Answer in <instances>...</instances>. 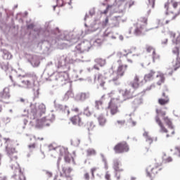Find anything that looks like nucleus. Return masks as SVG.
Here are the masks:
<instances>
[{"label": "nucleus", "instance_id": "1", "mask_svg": "<svg viewBox=\"0 0 180 180\" xmlns=\"http://www.w3.org/2000/svg\"><path fill=\"white\" fill-rule=\"evenodd\" d=\"M156 113L157 116L155 117V120L160 127V133H165L166 137L167 138L172 137V136L175 134V127H174V124H172V120H171V118H169V117L168 116L162 118L163 122H165V124L168 127V129H167V127H165V125H164V123L160 118V115H161L162 116H165L167 113L165 112H162L160 109H156Z\"/></svg>", "mask_w": 180, "mask_h": 180}, {"label": "nucleus", "instance_id": "2", "mask_svg": "<svg viewBox=\"0 0 180 180\" xmlns=\"http://www.w3.org/2000/svg\"><path fill=\"white\" fill-rule=\"evenodd\" d=\"M13 86H19L25 89H30L37 81V75L34 73H27L21 77H17L13 79L12 76H9Z\"/></svg>", "mask_w": 180, "mask_h": 180}, {"label": "nucleus", "instance_id": "3", "mask_svg": "<svg viewBox=\"0 0 180 180\" xmlns=\"http://www.w3.org/2000/svg\"><path fill=\"white\" fill-rule=\"evenodd\" d=\"M169 34L170 38L172 39V53L176 57V60L172 63L173 71H176L178 68H180V32H174L171 31L169 32Z\"/></svg>", "mask_w": 180, "mask_h": 180}, {"label": "nucleus", "instance_id": "4", "mask_svg": "<svg viewBox=\"0 0 180 180\" xmlns=\"http://www.w3.org/2000/svg\"><path fill=\"white\" fill-rule=\"evenodd\" d=\"M127 68H129L127 65H119L117 70H115V68L112 66L108 73L109 82H113V84L117 85V84H119V79L124 77Z\"/></svg>", "mask_w": 180, "mask_h": 180}, {"label": "nucleus", "instance_id": "5", "mask_svg": "<svg viewBox=\"0 0 180 180\" xmlns=\"http://www.w3.org/2000/svg\"><path fill=\"white\" fill-rule=\"evenodd\" d=\"M169 5H172V6L174 8L175 11H176V12L174 13L172 18L169 20L163 19L160 20V22H162V25H168L169 22L175 20L176 18V16H178L180 14V2H178L176 0H170V1L165 3V9H166L167 12L169 11Z\"/></svg>", "mask_w": 180, "mask_h": 180}, {"label": "nucleus", "instance_id": "6", "mask_svg": "<svg viewBox=\"0 0 180 180\" xmlns=\"http://www.w3.org/2000/svg\"><path fill=\"white\" fill-rule=\"evenodd\" d=\"M159 78V81H158V85H162L165 82V77L162 73H160L156 72L155 70H150L148 73L145 75L144 76V81L145 82H150V81H153L154 78Z\"/></svg>", "mask_w": 180, "mask_h": 180}, {"label": "nucleus", "instance_id": "7", "mask_svg": "<svg viewBox=\"0 0 180 180\" xmlns=\"http://www.w3.org/2000/svg\"><path fill=\"white\" fill-rule=\"evenodd\" d=\"M6 151L10 157L11 161H16L18 160V150L13 146V142L9 139H6Z\"/></svg>", "mask_w": 180, "mask_h": 180}, {"label": "nucleus", "instance_id": "8", "mask_svg": "<svg viewBox=\"0 0 180 180\" xmlns=\"http://www.w3.org/2000/svg\"><path fill=\"white\" fill-rule=\"evenodd\" d=\"M113 150L115 154H123V153H129L130 148L129 147V144L126 141H122L117 143Z\"/></svg>", "mask_w": 180, "mask_h": 180}, {"label": "nucleus", "instance_id": "9", "mask_svg": "<svg viewBox=\"0 0 180 180\" xmlns=\"http://www.w3.org/2000/svg\"><path fill=\"white\" fill-rule=\"evenodd\" d=\"M9 99H11V89L9 87H5L0 91V102L9 103Z\"/></svg>", "mask_w": 180, "mask_h": 180}, {"label": "nucleus", "instance_id": "10", "mask_svg": "<svg viewBox=\"0 0 180 180\" xmlns=\"http://www.w3.org/2000/svg\"><path fill=\"white\" fill-rule=\"evenodd\" d=\"M161 171V169L160 167H148L146 169V176H148V178L150 179V180H153V179L156 176L157 174H158V172Z\"/></svg>", "mask_w": 180, "mask_h": 180}, {"label": "nucleus", "instance_id": "11", "mask_svg": "<svg viewBox=\"0 0 180 180\" xmlns=\"http://www.w3.org/2000/svg\"><path fill=\"white\" fill-rule=\"evenodd\" d=\"M121 95L124 98L125 101L127 99H132L134 97V90L131 89H125L120 91Z\"/></svg>", "mask_w": 180, "mask_h": 180}, {"label": "nucleus", "instance_id": "12", "mask_svg": "<svg viewBox=\"0 0 180 180\" xmlns=\"http://www.w3.org/2000/svg\"><path fill=\"white\" fill-rule=\"evenodd\" d=\"M70 121L75 126H82V124H84V121H82V117H81V114L73 115L70 118Z\"/></svg>", "mask_w": 180, "mask_h": 180}, {"label": "nucleus", "instance_id": "13", "mask_svg": "<svg viewBox=\"0 0 180 180\" xmlns=\"http://www.w3.org/2000/svg\"><path fill=\"white\" fill-rule=\"evenodd\" d=\"M13 178L15 180H26V176H25V174L22 172V169L18 164L15 168V174L13 175Z\"/></svg>", "mask_w": 180, "mask_h": 180}, {"label": "nucleus", "instance_id": "14", "mask_svg": "<svg viewBox=\"0 0 180 180\" xmlns=\"http://www.w3.org/2000/svg\"><path fill=\"white\" fill-rule=\"evenodd\" d=\"M115 99L112 98L110 100L108 109L110 110L111 115H114L119 112V108H117V105L115 103Z\"/></svg>", "mask_w": 180, "mask_h": 180}, {"label": "nucleus", "instance_id": "15", "mask_svg": "<svg viewBox=\"0 0 180 180\" xmlns=\"http://www.w3.org/2000/svg\"><path fill=\"white\" fill-rule=\"evenodd\" d=\"M146 32H148V30L136 25V26L134 29L133 33L134 36L140 37L141 36H144L146 34Z\"/></svg>", "mask_w": 180, "mask_h": 180}, {"label": "nucleus", "instance_id": "16", "mask_svg": "<svg viewBox=\"0 0 180 180\" xmlns=\"http://www.w3.org/2000/svg\"><path fill=\"white\" fill-rule=\"evenodd\" d=\"M94 80L102 88H103L105 86V84H106V82H105V77H103V75H102V74L96 75L95 76Z\"/></svg>", "mask_w": 180, "mask_h": 180}, {"label": "nucleus", "instance_id": "17", "mask_svg": "<svg viewBox=\"0 0 180 180\" xmlns=\"http://www.w3.org/2000/svg\"><path fill=\"white\" fill-rule=\"evenodd\" d=\"M147 25H148V18H147L146 17H141L138 20V22L136 23L137 26L143 27V29H147Z\"/></svg>", "mask_w": 180, "mask_h": 180}, {"label": "nucleus", "instance_id": "18", "mask_svg": "<svg viewBox=\"0 0 180 180\" xmlns=\"http://www.w3.org/2000/svg\"><path fill=\"white\" fill-rule=\"evenodd\" d=\"M143 96H138L132 101V106H134V108H139L140 105H143Z\"/></svg>", "mask_w": 180, "mask_h": 180}, {"label": "nucleus", "instance_id": "19", "mask_svg": "<svg viewBox=\"0 0 180 180\" xmlns=\"http://www.w3.org/2000/svg\"><path fill=\"white\" fill-rule=\"evenodd\" d=\"M137 50L136 48L132 49V51L131 52L126 53V51H123L120 53V58H123V57H125L128 61V63H130L131 64L133 63V60L129 58V56L134 51H136Z\"/></svg>", "mask_w": 180, "mask_h": 180}, {"label": "nucleus", "instance_id": "20", "mask_svg": "<svg viewBox=\"0 0 180 180\" xmlns=\"http://www.w3.org/2000/svg\"><path fill=\"white\" fill-rule=\"evenodd\" d=\"M162 96L165 98H159L158 99L159 105H161V106L168 105V103H169V97H168V96L165 95V92L162 93Z\"/></svg>", "mask_w": 180, "mask_h": 180}, {"label": "nucleus", "instance_id": "21", "mask_svg": "<svg viewBox=\"0 0 180 180\" xmlns=\"http://www.w3.org/2000/svg\"><path fill=\"white\" fill-rule=\"evenodd\" d=\"M72 171V168L70 167H62V172H60V176L65 175V176H71V172Z\"/></svg>", "mask_w": 180, "mask_h": 180}, {"label": "nucleus", "instance_id": "22", "mask_svg": "<svg viewBox=\"0 0 180 180\" xmlns=\"http://www.w3.org/2000/svg\"><path fill=\"white\" fill-rule=\"evenodd\" d=\"M113 168L116 172H123V171H124L123 169L120 168V162L117 160H114Z\"/></svg>", "mask_w": 180, "mask_h": 180}, {"label": "nucleus", "instance_id": "23", "mask_svg": "<svg viewBox=\"0 0 180 180\" xmlns=\"http://www.w3.org/2000/svg\"><path fill=\"white\" fill-rule=\"evenodd\" d=\"M140 77L138 75H136L134 78V81L131 83V85L132 88H134L135 89L139 88L140 84Z\"/></svg>", "mask_w": 180, "mask_h": 180}, {"label": "nucleus", "instance_id": "24", "mask_svg": "<svg viewBox=\"0 0 180 180\" xmlns=\"http://www.w3.org/2000/svg\"><path fill=\"white\" fill-rule=\"evenodd\" d=\"M69 153L70 152H68V148L65 147L59 148V154L61 157H65V155H68Z\"/></svg>", "mask_w": 180, "mask_h": 180}, {"label": "nucleus", "instance_id": "25", "mask_svg": "<svg viewBox=\"0 0 180 180\" xmlns=\"http://www.w3.org/2000/svg\"><path fill=\"white\" fill-rule=\"evenodd\" d=\"M143 137H145L146 139V143H148V144H153V138L151 136H150V135L148 134V132L145 131L143 134Z\"/></svg>", "mask_w": 180, "mask_h": 180}, {"label": "nucleus", "instance_id": "26", "mask_svg": "<svg viewBox=\"0 0 180 180\" xmlns=\"http://www.w3.org/2000/svg\"><path fill=\"white\" fill-rule=\"evenodd\" d=\"M98 121L100 126H105V124H106V118H105L103 115L98 116Z\"/></svg>", "mask_w": 180, "mask_h": 180}, {"label": "nucleus", "instance_id": "27", "mask_svg": "<svg viewBox=\"0 0 180 180\" xmlns=\"http://www.w3.org/2000/svg\"><path fill=\"white\" fill-rule=\"evenodd\" d=\"M152 58L153 63H155V61H160L161 60V56L157 53V51H155L154 53H152Z\"/></svg>", "mask_w": 180, "mask_h": 180}, {"label": "nucleus", "instance_id": "28", "mask_svg": "<svg viewBox=\"0 0 180 180\" xmlns=\"http://www.w3.org/2000/svg\"><path fill=\"white\" fill-rule=\"evenodd\" d=\"M1 67L4 70V71L7 72V71L9 70V63H8L7 61L3 62L1 63Z\"/></svg>", "mask_w": 180, "mask_h": 180}, {"label": "nucleus", "instance_id": "29", "mask_svg": "<svg viewBox=\"0 0 180 180\" xmlns=\"http://www.w3.org/2000/svg\"><path fill=\"white\" fill-rule=\"evenodd\" d=\"M86 154L89 157H91V155H96V150L94 148H89L86 150Z\"/></svg>", "mask_w": 180, "mask_h": 180}, {"label": "nucleus", "instance_id": "30", "mask_svg": "<svg viewBox=\"0 0 180 180\" xmlns=\"http://www.w3.org/2000/svg\"><path fill=\"white\" fill-rule=\"evenodd\" d=\"M102 105H103V102H102V101L101 100L96 101L95 102L96 109H97L98 110H99V109H102Z\"/></svg>", "mask_w": 180, "mask_h": 180}, {"label": "nucleus", "instance_id": "31", "mask_svg": "<svg viewBox=\"0 0 180 180\" xmlns=\"http://www.w3.org/2000/svg\"><path fill=\"white\" fill-rule=\"evenodd\" d=\"M146 50L147 53H152V54H153L156 51L155 49L153 47V46H150V45L146 46Z\"/></svg>", "mask_w": 180, "mask_h": 180}, {"label": "nucleus", "instance_id": "32", "mask_svg": "<svg viewBox=\"0 0 180 180\" xmlns=\"http://www.w3.org/2000/svg\"><path fill=\"white\" fill-rule=\"evenodd\" d=\"M96 63L99 64V65H101V67H103V65H105V64L106 63V60H105V59H102V58H97V59H96Z\"/></svg>", "mask_w": 180, "mask_h": 180}, {"label": "nucleus", "instance_id": "33", "mask_svg": "<svg viewBox=\"0 0 180 180\" xmlns=\"http://www.w3.org/2000/svg\"><path fill=\"white\" fill-rule=\"evenodd\" d=\"M84 115H85L86 116H91L92 115V111H90L89 107H86L84 110Z\"/></svg>", "mask_w": 180, "mask_h": 180}, {"label": "nucleus", "instance_id": "34", "mask_svg": "<svg viewBox=\"0 0 180 180\" xmlns=\"http://www.w3.org/2000/svg\"><path fill=\"white\" fill-rule=\"evenodd\" d=\"M64 160L68 162V164H70L71 162V155L69 153L64 156Z\"/></svg>", "mask_w": 180, "mask_h": 180}, {"label": "nucleus", "instance_id": "35", "mask_svg": "<svg viewBox=\"0 0 180 180\" xmlns=\"http://www.w3.org/2000/svg\"><path fill=\"white\" fill-rule=\"evenodd\" d=\"M96 169H98V168H96V167H93L91 169V176H92L93 179H95V172H96Z\"/></svg>", "mask_w": 180, "mask_h": 180}, {"label": "nucleus", "instance_id": "36", "mask_svg": "<svg viewBox=\"0 0 180 180\" xmlns=\"http://www.w3.org/2000/svg\"><path fill=\"white\" fill-rule=\"evenodd\" d=\"M72 113H79V108L78 107H73L71 109Z\"/></svg>", "mask_w": 180, "mask_h": 180}, {"label": "nucleus", "instance_id": "37", "mask_svg": "<svg viewBox=\"0 0 180 180\" xmlns=\"http://www.w3.org/2000/svg\"><path fill=\"white\" fill-rule=\"evenodd\" d=\"M84 178L85 180H90L91 179V176L89 175V172H86L84 174Z\"/></svg>", "mask_w": 180, "mask_h": 180}, {"label": "nucleus", "instance_id": "38", "mask_svg": "<svg viewBox=\"0 0 180 180\" xmlns=\"http://www.w3.org/2000/svg\"><path fill=\"white\" fill-rule=\"evenodd\" d=\"M133 5H134V1H127L126 3V6H128L129 8H131V6H133Z\"/></svg>", "mask_w": 180, "mask_h": 180}, {"label": "nucleus", "instance_id": "39", "mask_svg": "<svg viewBox=\"0 0 180 180\" xmlns=\"http://www.w3.org/2000/svg\"><path fill=\"white\" fill-rule=\"evenodd\" d=\"M126 123L125 120H117V124L118 126H124V124Z\"/></svg>", "mask_w": 180, "mask_h": 180}, {"label": "nucleus", "instance_id": "40", "mask_svg": "<svg viewBox=\"0 0 180 180\" xmlns=\"http://www.w3.org/2000/svg\"><path fill=\"white\" fill-rule=\"evenodd\" d=\"M105 179H106V180H112V179L110 178V174L109 173V172H105Z\"/></svg>", "mask_w": 180, "mask_h": 180}, {"label": "nucleus", "instance_id": "41", "mask_svg": "<svg viewBox=\"0 0 180 180\" xmlns=\"http://www.w3.org/2000/svg\"><path fill=\"white\" fill-rule=\"evenodd\" d=\"M149 1V6H151V8H154L155 5V0H148Z\"/></svg>", "mask_w": 180, "mask_h": 180}, {"label": "nucleus", "instance_id": "42", "mask_svg": "<svg viewBox=\"0 0 180 180\" xmlns=\"http://www.w3.org/2000/svg\"><path fill=\"white\" fill-rule=\"evenodd\" d=\"M28 148H30V150H34V148H36V143H31L28 146Z\"/></svg>", "mask_w": 180, "mask_h": 180}, {"label": "nucleus", "instance_id": "43", "mask_svg": "<svg viewBox=\"0 0 180 180\" xmlns=\"http://www.w3.org/2000/svg\"><path fill=\"white\" fill-rule=\"evenodd\" d=\"M89 127H88V130H89V131H91V130H94V127H95V125L94 124H92V123H90L89 124Z\"/></svg>", "mask_w": 180, "mask_h": 180}, {"label": "nucleus", "instance_id": "44", "mask_svg": "<svg viewBox=\"0 0 180 180\" xmlns=\"http://www.w3.org/2000/svg\"><path fill=\"white\" fill-rule=\"evenodd\" d=\"M115 176L117 180L120 179V178H122V176L120 175V172H116Z\"/></svg>", "mask_w": 180, "mask_h": 180}, {"label": "nucleus", "instance_id": "45", "mask_svg": "<svg viewBox=\"0 0 180 180\" xmlns=\"http://www.w3.org/2000/svg\"><path fill=\"white\" fill-rule=\"evenodd\" d=\"M153 88H155V85L151 84L150 86L146 88V91H151V89H153Z\"/></svg>", "mask_w": 180, "mask_h": 180}, {"label": "nucleus", "instance_id": "46", "mask_svg": "<svg viewBox=\"0 0 180 180\" xmlns=\"http://www.w3.org/2000/svg\"><path fill=\"white\" fill-rule=\"evenodd\" d=\"M168 44V39H164L162 41V44Z\"/></svg>", "mask_w": 180, "mask_h": 180}, {"label": "nucleus", "instance_id": "47", "mask_svg": "<svg viewBox=\"0 0 180 180\" xmlns=\"http://www.w3.org/2000/svg\"><path fill=\"white\" fill-rule=\"evenodd\" d=\"M165 162H171L172 161V158L169 157L165 160Z\"/></svg>", "mask_w": 180, "mask_h": 180}, {"label": "nucleus", "instance_id": "48", "mask_svg": "<svg viewBox=\"0 0 180 180\" xmlns=\"http://www.w3.org/2000/svg\"><path fill=\"white\" fill-rule=\"evenodd\" d=\"M46 175L49 177L51 178L53 176V173L51 172H46Z\"/></svg>", "mask_w": 180, "mask_h": 180}, {"label": "nucleus", "instance_id": "49", "mask_svg": "<svg viewBox=\"0 0 180 180\" xmlns=\"http://www.w3.org/2000/svg\"><path fill=\"white\" fill-rule=\"evenodd\" d=\"M108 12H109V6H108L106 9L103 11L104 15H106Z\"/></svg>", "mask_w": 180, "mask_h": 180}, {"label": "nucleus", "instance_id": "50", "mask_svg": "<svg viewBox=\"0 0 180 180\" xmlns=\"http://www.w3.org/2000/svg\"><path fill=\"white\" fill-rule=\"evenodd\" d=\"M66 180H72V177L71 176H65Z\"/></svg>", "mask_w": 180, "mask_h": 180}, {"label": "nucleus", "instance_id": "51", "mask_svg": "<svg viewBox=\"0 0 180 180\" xmlns=\"http://www.w3.org/2000/svg\"><path fill=\"white\" fill-rule=\"evenodd\" d=\"M33 27H34V26L33 25V24H30L27 26L28 29H33Z\"/></svg>", "mask_w": 180, "mask_h": 180}, {"label": "nucleus", "instance_id": "52", "mask_svg": "<svg viewBox=\"0 0 180 180\" xmlns=\"http://www.w3.org/2000/svg\"><path fill=\"white\" fill-rule=\"evenodd\" d=\"M54 180H63V179L58 178V176L56 175V176H55V177H54Z\"/></svg>", "mask_w": 180, "mask_h": 180}, {"label": "nucleus", "instance_id": "53", "mask_svg": "<svg viewBox=\"0 0 180 180\" xmlns=\"http://www.w3.org/2000/svg\"><path fill=\"white\" fill-rule=\"evenodd\" d=\"M176 150H177V151L179 152V156L180 157V146L179 147H176Z\"/></svg>", "mask_w": 180, "mask_h": 180}, {"label": "nucleus", "instance_id": "54", "mask_svg": "<svg viewBox=\"0 0 180 180\" xmlns=\"http://www.w3.org/2000/svg\"><path fill=\"white\" fill-rule=\"evenodd\" d=\"M70 113H71V112L70 111V110H68V111H67L68 116H70Z\"/></svg>", "mask_w": 180, "mask_h": 180}, {"label": "nucleus", "instance_id": "55", "mask_svg": "<svg viewBox=\"0 0 180 180\" xmlns=\"http://www.w3.org/2000/svg\"><path fill=\"white\" fill-rule=\"evenodd\" d=\"M131 124H132L133 126H136V122L132 121V122H131Z\"/></svg>", "mask_w": 180, "mask_h": 180}, {"label": "nucleus", "instance_id": "56", "mask_svg": "<svg viewBox=\"0 0 180 180\" xmlns=\"http://www.w3.org/2000/svg\"><path fill=\"white\" fill-rule=\"evenodd\" d=\"M105 22V23H108V22H109V18H106Z\"/></svg>", "mask_w": 180, "mask_h": 180}, {"label": "nucleus", "instance_id": "57", "mask_svg": "<svg viewBox=\"0 0 180 180\" xmlns=\"http://www.w3.org/2000/svg\"><path fill=\"white\" fill-rule=\"evenodd\" d=\"M1 160H2V155H0V167H1Z\"/></svg>", "mask_w": 180, "mask_h": 180}, {"label": "nucleus", "instance_id": "58", "mask_svg": "<svg viewBox=\"0 0 180 180\" xmlns=\"http://www.w3.org/2000/svg\"><path fill=\"white\" fill-rule=\"evenodd\" d=\"M94 68H95V70H99L98 67V66H96V65H95V66H94Z\"/></svg>", "mask_w": 180, "mask_h": 180}, {"label": "nucleus", "instance_id": "59", "mask_svg": "<svg viewBox=\"0 0 180 180\" xmlns=\"http://www.w3.org/2000/svg\"><path fill=\"white\" fill-rule=\"evenodd\" d=\"M172 72H174V70H172L171 72H169V75H172Z\"/></svg>", "mask_w": 180, "mask_h": 180}, {"label": "nucleus", "instance_id": "60", "mask_svg": "<svg viewBox=\"0 0 180 180\" xmlns=\"http://www.w3.org/2000/svg\"><path fill=\"white\" fill-rule=\"evenodd\" d=\"M38 140H41V141H42V140H44V138H38Z\"/></svg>", "mask_w": 180, "mask_h": 180}, {"label": "nucleus", "instance_id": "61", "mask_svg": "<svg viewBox=\"0 0 180 180\" xmlns=\"http://www.w3.org/2000/svg\"><path fill=\"white\" fill-rule=\"evenodd\" d=\"M2 112V105H0V113Z\"/></svg>", "mask_w": 180, "mask_h": 180}, {"label": "nucleus", "instance_id": "62", "mask_svg": "<svg viewBox=\"0 0 180 180\" xmlns=\"http://www.w3.org/2000/svg\"><path fill=\"white\" fill-rule=\"evenodd\" d=\"M117 63H119L120 64H122V60H119L117 61Z\"/></svg>", "mask_w": 180, "mask_h": 180}, {"label": "nucleus", "instance_id": "63", "mask_svg": "<svg viewBox=\"0 0 180 180\" xmlns=\"http://www.w3.org/2000/svg\"><path fill=\"white\" fill-rule=\"evenodd\" d=\"M131 180H136V177H131Z\"/></svg>", "mask_w": 180, "mask_h": 180}, {"label": "nucleus", "instance_id": "64", "mask_svg": "<svg viewBox=\"0 0 180 180\" xmlns=\"http://www.w3.org/2000/svg\"><path fill=\"white\" fill-rule=\"evenodd\" d=\"M53 11H56V6H53Z\"/></svg>", "mask_w": 180, "mask_h": 180}]
</instances>
